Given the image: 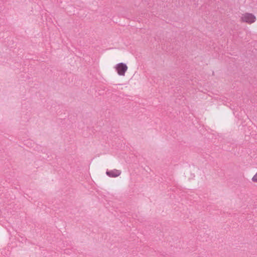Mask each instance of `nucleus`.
Wrapping results in <instances>:
<instances>
[{
  "mask_svg": "<svg viewBox=\"0 0 257 257\" xmlns=\"http://www.w3.org/2000/svg\"><path fill=\"white\" fill-rule=\"evenodd\" d=\"M256 19V17L253 14L249 13L243 14L240 17L241 22L246 23L248 24H251L254 23Z\"/></svg>",
  "mask_w": 257,
  "mask_h": 257,
  "instance_id": "obj_1",
  "label": "nucleus"
},
{
  "mask_svg": "<svg viewBox=\"0 0 257 257\" xmlns=\"http://www.w3.org/2000/svg\"><path fill=\"white\" fill-rule=\"evenodd\" d=\"M114 68L119 75L123 76L125 75L128 67L125 63H119L115 66Z\"/></svg>",
  "mask_w": 257,
  "mask_h": 257,
  "instance_id": "obj_2",
  "label": "nucleus"
},
{
  "mask_svg": "<svg viewBox=\"0 0 257 257\" xmlns=\"http://www.w3.org/2000/svg\"><path fill=\"white\" fill-rule=\"evenodd\" d=\"M121 173V171L117 169H113L110 171H107L106 174L109 177L115 178L118 177Z\"/></svg>",
  "mask_w": 257,
  "mask_h": 257,
  "instance_id": "obj_3",
  "label": "nucleus"
},
{
  "mask_svg": "<svg viewBox=\"0 0 257 257\" xmlns=\"http://www.w3.org/2000/svg\"><path fill=\"white\" fill-rule=\"evenodd\" d=\"M251 181L253 183H257V171L256 173L253 175V176L251 178Z\"/></svg>",
  "mask_w": 257,
  "mask_h": 257,
  "instance_id": "obj_4",
  "label": "nucleus"
}]
</instances>
